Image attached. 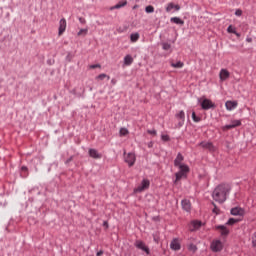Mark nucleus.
Returning a JSON list of instances; mask_svg holds the SVG:
<instances>
[{
  "mask_svg": "<svg viewBox=\"0 0 256 256\" xmlns=\"http://www.w3.org/2000/svg\"><path fill=\"white\" fill-rule=\"evenodd\" d=\"M188 249L189 251H192V253H195V251H197V246L195 244H189Z\"/></svg>",
  "mask_w": 256,
  "mask_h": 256,
  "instance_id": "31",
  "label": "nucleus"
},
{
  "mask_svg": "<svg viewBox=\"0 0 256 256\" xmlns=\"http://www.w3.org/2000/svg\"><path fill=\"white\" fill-rule=\"evenodd\" d=\"M185 64H183V62L181 61H178L177 63H171V67H174V69H182V67L184 66Z\"/></svg>",
  "mask_w": 256,
  "mask_h": 256,
  "instance_id": "26",
  "label": "nucleus"
},
{
  "mask_svg": "<svg viewBox=\"0 0 256 256\" xmlns=\"http://www.w3.org/2000/svg\"><path fill=\"white\" fill-rule=\"evenodd\" d=\"M96 79L98 81H103V79H107L109 81V79H111V77H109L107 74H100L96 77Z\"/></svg>",
  "mask_w": 256,
  "mask_h": 256,
  "instance_id": "27",
  "label": "nucleus"
},
{
  "mask_svg": "<svg viewBox=\"0 0 256 256\" xmlns=\"http://www.w3.org/2000/svg\"><path fill=\"white\" fill-rule=\"evenodd\" d=\"M229 191H231L229 185L220 184L214 189L212 193V198L214 201H216V203H225V201H227Z\"/></svg>",
  "mask_w": 256,
  "mask_h": 256,
  "instance_id": "1",
  "label": "nucleus"
},
{
  "mask_svg": "<svg viewBox=\"0 0 256 256\" xmlns=\"http://www.w3.org/2000/svg\"><path fill=\"white\" fill-rule=\"evenodd\" d=\"M87 32V29H80V31L78 32V36L81 37V35H87Z\"/></svg>",
  "mask_w": 256,
  "mask_h": 256,
  "instance_id": "34",
  "label": "nucleus"
},
{
  "mask_svg": "<svg viewBox=\"0 0 256 256\" xmlns=\"http://www.w3.org/2000/svg\"><path fill=\"white\" fill-rule=\"evenodd\" d=\"M103 227H105L106 229H109V223L107 221L103 222Z\"/></svg>",
  "mask_w": 256,
  "mask_h": 256,
  "instance_id": "41",
  "label": "nucleus"
},
{
  "mask_svg": "<svg viewBox=\"0 0 256 256\" xmlns=\"http://www.w3.org/2000/svg\"><path fill=\"white\" fill-rule=\"evenodd\" d=\"M235 127H241V120H232L231 124L223 127V131H229V129H235Z\"/></svg>",
  "mask_w": 256,
  "mask_h": 256,
  "instance_id": "9",
  "label": "nucleus"
},
{
  "mask_svg": "<svg viewBox=\"0 0 256 256\" xmlns=\"http://www.w3.org/2000/svg\"><path fill=\"white\" fill-rule=\"evenodd\" d=\"M178 169L179 171L175 174V185H177V183H179L183 177H187V173H189V166H180Z\"/></svg>",
  "mask_w": 256,
  "mask_h": 256,
  "instance_id": "2",
  "label": "nucleus"
},
{
  "mask_svg": "<svg viewBox=\"0 0 256 256\" xmlns=\"http://www.w3.org/2000/svg\"><path fill=\"white\" fill-rule=\"evenodd\" d=\"M198 145H199V147H202V149H207V151H210V152L215 151V146L211 142H205L204 141V142H201Z\"/></svg>",
  "mask_w": 256,
  "mask_h": 256,
  "instance_id": "11",
  "label": "nucleus"
},
{
  "mask_svg": "<svg viewBox=\"0 0 256 256\" xmlns=\"http://www.w3.org/2000/svg\"><path fill=\"white\" fill-rule=\"evenodd\" d=\"M134 245L135 247H137V249H141V251H144L147 255H149V247L145 245V242L141 240H136Z\"/></svg>",
  "mask_w": 256,
  "mask_h": 256,
  "instance_id": "8",
  "label": "nucleus"
},
{
  "mask_svg": "<svg viewBox=\"0 0 256 256\" xmlns=\"http://www.w3.org/2000/svg\"><path fill=\"white\" fill-rule=\"evenodd\" d=\"M149 135H157L156 130H148Z\"/></svg>",
  "mask_w": 256,
  "mask_h": 256,
  "instance_id": "39",
  "label": "nucleus"
},
{
  "mask_svg": "<svg viewBox=\"0 0 256 256\" xmlns=\"http://www.w3.org/2000/svg\"><path fill=\"white\" fill-rule=\"evenodd\" d=\"M192 119L194 123H199V121H201V117L197 116L195 112H192Z\"/></svg>",
  "mask_w": 256,
  "mask_h": 256,
  "instance_id": "28",
  "label": "nucleus"
},
{
  "mask_svg": "<svg viewBox=\"0 0 256 256\" xmlns=\"http://www.w3.org/2000/svg\"><path fill=\"white\" fill-rule=\"evenodd\" d=\"M176 119H179V122H178L179 127H183V125L185 124V112L181 110L179 113H177Z\"/></svg>",
  "mask_w": 256,
  "mask_h": 256,
  "instance_id": "13",
  "label": "nucleus"
},
{
  "mask_svg": "<svg viewBox=\"0 0 256 256\" xmlns=\"http://www.w3.org/2000/svg\"><path fill=\"white\" fill-rule=\"evenodd\" d=\"M201 227V221H193L190 226V231H197Z\"/></svg>",
  "mask_w": 256,
  "mask_h": 256,
  "instance_id": "22",
  "label": "nucleus"
},
{
  "mask_svg": "<svg viewBox=\"0 0 256 256\" xmlns=\"http://www.w3.org/2000/svg\"><path fill=\"white\" fill-rule=\"evenodd\" d=\"M97 67H101L99 64H94L90 66V69H97Z\"/></svg>",
  "mask_w": 256,
  "mask_h": 256,
  "instance_id": "40",
  "label": "nucleus"
},
{
  "mask_svg": "<svg viewBox=\"0 0 256 256\" xmlns=\"http://www.w3.org/2000/svg\"><path fill=\"white\" fill-rule=\"evenodd\" d=\"M139 37H140L139 33H137V32L136 33H132L130 35L131 43H137L139 41Z\"/></svg>",
  "mask_w": 256,
  "mask_h": 256,
  "instance_id": "25",
  "label": "nucleus"
},
{
  "mask_svg": "<svg viewBox=\"0 0 256 256\" xmlns=\"http://www.w3.org/2000/svg\"><path fill=\"white\" fill-rule=\"evenodd\" d=\"M66 29H67V20H65V18H62L59 21V28H58L59 37H61V35L65 33Z\"/></svg>",
  "mask_w": 256,
  "mask_h": 256,
  "instance_id": "7",
  "label": "nucleus"
},
{
  "mask_svg": "<svg viewBox=\"0 0 256 256\" xmlns=\"http://www.w3.org/2000/svg\"><path fill=\"white\" fill-rule=\"evenodd\" d=\"M227 31H228L229 33H236V30H235V28H233L232 25H230V26L227 28Z\"/></svg>",
  "mask_w": 256,
  "mask_h": 256,
  "instance_id": "35",
  "label": "nucleus"
},
{
  "mask_svg": "<svg viewBox=\"0 0 256 256\" xmlns=\"http://www.w3.org/2000/svg\"><path fill=\"white\" fill-rule=\"evenodd\" d=\"M247 41H248V43H251V38H248Z\"/></svg>",
  "mask_w": 256,
  "mask_h": 256,
  "instance_id": "47",
  "label": "nucleus"
},
{
  "mask_svg": "<svg viewBox=\"0 0 256 256\" xmlns=\"http://www.w3.org/2000/svg\"><path fill=\"white\" fill-rule=\"evenodd\" d=\"M245 213V211L243 210V208H239V207H235L231 209V215H243Z\"/></svg>",
  "mask_w": 256,
  "mask_h": 256,
  "instance_id": "19",
  "label": "nucleus"
},
{
  "mask_svg": "<svg viewBox=\"0 0 256 256\" xmlns=\"http://www.w3.org/2000/svg\"><path fill=\"white\" fill-rule=\"evenodd\" d=\"M125 135H129V130H127V128H121L120 129V136L125 137Z\"/></svg>",
  "mask_w": 256,
  "mask_h": 256,
  "instance_id": "29",
  "label": "nucleus"
},
{
  "mask_svg": "<svg viewBox=\"0 0 256 256\" xmlns=\"http://www.w3.org/2000/svg\"><path fill=\"white\" fill-rule=\"evenodd\" d=\"M238 105L239 103L237 101H231V100H228L225 103V107L227 111H234V109H237Z\"/></svg>",
  "mask_w": 256,
  "mask_h": 256,
  "instance_id": "10",
  "label": "nucleus"
},
{
  "mask_svg": "<svg viewBox=\"0 0 256 256\" xmlns=\"http://www.w3.org/2000/svg\"><path fill=\"white\" fill-rule=\"evenodd\" d=\"M252 245H253V247H256V239L252 240Z\"/></svg>",
  "mask_w": 256,
  "mask_h": 256,
  "instance_id": "43",
  "label": "nucleus"
},
{
  "mask_svg": "<svg viewBox=\"0 0 256 256\" xmlns=\"http://www.w3.org/2000/svg\"><path fill=\"white\" fill-rule=\"evenodd\" d=\"M211 250L214 251V253H219V251L223 250V243L220 240H213Z\"/></svg>",
  "mask_w": 256,
  "mask_h": 256,
  "instance_id": "5",
  "label": "nucleus"
},
{
  "mask_svg": "<svg viewBox=\"0 0 256 256\" xmlns=\"http://www.w3.org/2000/svg\"><path fill=\"white\" fill-rule=\"evenodd\" d=\"M184 157L182 153H178L176 159L174 160V165L175 167L181 168V166H186L185 164H183L184 161Z\"/></svg>",
  "mask_w": 256,
  "mask_h": 256,
  "instance_id": "12",
  "label": "nucleus"
},
{
  "mask_svg": "<svg viewBox=\"0 0 256 256\" xmlns=\"http://www.w3.org/2000/svg\"><path fill=\"white\" fill-rule=\"evenodd\" d=\"M151 185V182L148 179H143L141 184L134 189L135 193H143Z\"/></svg>",
  "mask_w": 256,
  "mask_h": 256,
  "instance_id": "3",
  "label": "nucleus"
},
{
  "mask_svg": "<svg viewBox=\"0 0 256 256\" xmlns=\"http://www.w3.org/2000/svg\"><path fill=\"white\" fill-rule=\"evenodd\" d=\"M124 65L126 67H129L130 65H133V57L131 55L128 54L124 57Z\"/></svg>",
  "mask_w": 256,
  "mask_h": 256,
  "instance_id": "20",
  "label": "nucleus"
},
{
  "mask_svg": "<svg viewBox=\"0 0 256 256\" xmlns=\"http://www.w3.org/2000/svg\"><path fill=\"white\" fill-rule=\"evenodd\" d=\"M237 223V219L235 218H230L227 222V225H235Z\"/></svg>",
  "mask_w": 256,
  "mask_h": 256,
  "instance_id": "33",
  "label": "nucleus"
},
{
  "mask_svg": "<svg viewBox=\"0 0 256 256\" xmlns=\"http://www.w3.org/2000/svg\"><path fill=\"white\" fill-rule=\"evenodd\" d=\"M214 205L213 213H216V215H219V208L215 205V203H212Z\"/></svg>",
  "mask_w": 256,
  "mask_h": 256,
  "instance_id": "37",
  "label": "nucleus"
},
{
  "mask_svg": "<svg viewBox=\"0 0 256 256\" xmlns=\"http://www.w3.org/2000/svg\"><path fill=\"white\" fill-rule=\"evenodd\" d=\"M230 76L231 74L228 72L227 69L220 70V73H219L220 81H227V79H229Z\"/></svg>",
  "mask_w": 256,
  "mask_h": 256,
  "instance_id": "14",
  "label": "nucleus"
},
{
  "mask_svg": "<svg viewBox=\"0 0 256 256\" xmlns=\"http://www.w3.org/2000/svg\"><path fill=\"white\" fill-rule=\"evenodd\" d=\"M200 105L202 109H204L205 111H208V109H213V107H215V104L213 103V101L207 98H204L202 101L200 100Z\"/></svg>",
  "mask_w": 256,
  "mask_h": 256,
  "instance_id": "4",
  "label": "nucleus"
},
{
  "mask_svg": "<svg viewBox=\"0 0 256 256\" xmlns=\"http://www.w3.org/2000/svg\"><path fill=\"white\" fill-rule=\"evenodd\" d=\"M216 229H218L220 231L222 236L229 235V229H227V227H225V226L220 225V226H217Z\"/></svg>",
  "mask_w": 256,
  "mask_h": 256,
  "instance_id": "21",
  "label": "nucleus"
},
{
  "mask_svg": "<svg viewBox=\"0 0 256 256\" xmlns=\"http://www.w3.org/2000/svg\"><path fill=\"white\" fill-rule=\"evenodd\" d=\"M173 9H175V11H179L181 9V6H179L178 4H174L173 2L168 3L166 6V12L171 13Z\"/></svg>",
  "mask_w": 256,
  "mask_h": 256,
  "instance_id": "16",
  "label": "nucleus"
},
{
  "mask_svg": "<svg viewBox=\"0 0 256 256\" xmlns=\"http://www.w3.org/2000/svg\"><path fill=\"white\" fill-rule=\"evenodd\" d=\"M162 141H169V135H162Z\"/></svg>",
  "mask_w": 256,
  "mask_h": 256,
  "instance_id": "38",
  "label": "nucleus"
},
{
  "mask_svg": "<svg viewBox=\"0 0 256 256\" xmlns=\"http://www.w3.org/2000/svg\"><path fill=\"white\" fill-rule=\"evenodd\" d=\"M235 15L237 17H241V15H243V11L241 9H238V10H236Z\"/></svg>",
  "mask_w": 256,
  "mask_h": 256,
  "instance_id": "36",
  "label": "nucleus"
},
{
  "mask_svg": "<svg viewBox=\"0 0 256 256\" xmlns=\"http://www.w3.org/2000/svg\"><path fill=\"white\" fill-rule=\"evenodd\" d=\"M124 159H125V163H127L129 167H133L135 165V161L137 160V158L133 153L126 154L124 156Z\"/></svg>",
  "mask_w": 256,
  "mask_h": 256,
  "instance_id": "6",
  "label": "nucleus"
},
{
  "mask_svg": "<svg viewBox=\"0 0 256 256\" xmlns=\"http://www.w3.org/2000/svg\"><path fill=\"white\" fill-rule=\"evenodd\" d=\"M170 249L173 251H179L181 249V243H179V239L175 238L170 243Z\"/></svg>",
  "mask_w": 256,
  "mask_h": 256,
  "instance_id": "15",
  "label": "nucleus"
},
{
  "mask_svg": "<svg viewBox=\"0 0 256 256\" xmlns=\"http://www.w3.org/2000/svg\"><path fill=\"white\" fill-rule=\"evenodd\" d=\"M103 255V250H100L99 252H97L96 256H101Z\"/></svg>",
  "mask_w": 256,
  "mask_h": 256,
  "instance_id": "42",
  "label": "nucleus"
},
{
  "mask_svg": "<svg viewBox=\"0 0 256 256\" xmlns=\"http://www.w3.org/2000/svg\"><path fill=\"white\" fill-rule=\"evenodd\" d=\"M234 35H236V37H241V35L239 33H233Z\"/></svg>",
  "mask_w": 256,
  "mask_h": 256,
  "instance_id": "45",
  "label": "nucleus"
},
{
  "mask_svg": "<svg viewBox=\"0 0 256 256\" xmlns=\"http://www.w3.org/2000/svg\"><path fill=\"white\" fill-rule=\"evenodd\" d=\"M125 5H127V0L119 2L115 6H112L110 9L111 11H113V9H121V7H125Z\"/></svg>",
  "mask_w": 256,
  "mask_h": 256,
  "instance_id": "24",
  "label": "nucleus"
},
{
  "mask_svg": "<svg viewBox=\"0 0 256 256\" xmlns=\"http://www.w3.org/2000/svg\"><path fill=\"white\" fill-rule=\"evenodd\" d=\"M171 23H175L176 25H185V21L181 20L179 17H172L170 19Z\"/></svg>",
  "mask_w": 256,
  "mask_h": 256,
  "instance_id": "23",
  "label": "nucleus"
},
{
  "mask_svg": "<svg viewBox=\"0 0 256 256\" xmlns=\"http://www.w3.org/2000/svg\"><path fill=\"white\" fill-rule=\"evenodd\" d=\"M22 171H27V167H22Z\"/></svg>",
  "mask_w": 256,
  "mask_h": 256,
  "instance_id": "46",
  "label": "nucleus"
},
{
  "mask_svg": "<svg viewBox=\"0 0 256 256\" xmlns=\"http://www.w3.org/2000/svg\"><path fill=\"white\" fill-rule=\"evenodd\" d=\"M146 13H153L155 11V8L151 5L147 6L145 8Z\"/></svg>",
  "mask_w": 256,
  "mask_h": 256,
  "instance_id": "32",
  "label": "nucleus"
},
{
  "mask_svg": "<svg viewBox=\"0 0 256 256\" xmlns=\"http://www.w3.org/2000/svg\"><path fill=\"white\" fill-rule=\"evenodd\" d=\"M181 204H182V209H184V211H187V212L191 211V201L184 199L182 200Z\"/></svg>",
  "mask_w": 256,
  "mask_h": 256,
  "instance_id": "18",
  "label": "nucleus"
},
{
  "mask_svg": "<svg viewBox=\"0 0 256 256\" xmlns=\"http://www.w3.org/2000/svg\"><path fill=\"white\" fill-rule=\"evenodd\" d=\"M80 23H85V20L83 18L79 19Z\"/></svg>",
  "mask_w": 256,
  "mask_h": 256,
  "instance_id": "44",
  "label": "nucleus"
},
{
  "mask_svg": "<svg viewBox=\"0 0 256 256\" xmlns=\"http://www.w3.org/2000/svg\"><path fill=\"white\" fill-rule=\"evenodd\" d=\"M162 49H163L164 51H169V49H171V44H169V43H163V44H162Z\"/></svg>",
  "mask_w": 256,
  "mask_h": 256,
  "instance_id": "30",
  "label": "nucleus"
},
{
  "mask_svg": "<svg viewBox=\"0 0 256 256\" xmlns=\"http://www.w3.org/2000/svg\"><path fill=\"white\" fill-rule=\"evenodd\" d=\"M88 153L89 156L92 157V159H101L103 157L101 153H99V151L95 149H89Z\"/></svg>",
  "mask_w": 256,
  "mask_h": 256,
  "instance_id": "17",
  "label": "nucleus"
}]
</instances>
